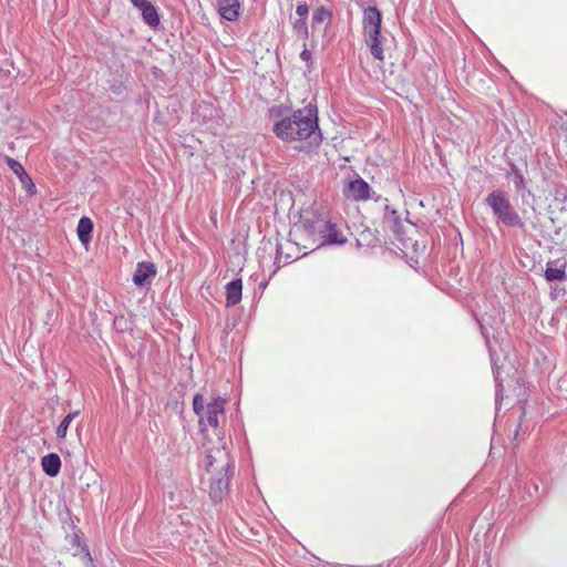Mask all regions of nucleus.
<instances>
[{"label": "nucleus", "mask_w": 567, "mask_h": 567, "mask_svg": "<svg viewBox=\"0 0 567 567\" xmlns=\"http://www.w3.org/2000/svg\"><path fill=\"white\" fill-rule=\"evenodd\" d=\"M287 111L288 107L282 105L269 110L275 136L285 143L307 142L310 146H319L323 137L319 127L317 104L309 103L285 115Z\"/></svg>", "instance_id": "nucleus-1"}, {"label": "nucleus", "mask_w": 567, "mask_h": 567, "mask_svg": "<svg viewBox=\"0 0 567 567\" xmlns=\"http://www.w3.org/2000/svg\"><path fill=\"white\" fill-rule=\"evenodd\" d=\"M218 434V445L216 447H206V471L210 474L208 493L213 503H220L228 494L229 484L234 475L235 464L223 443L220 433Z\"/></svg>", "instance_id": "nucleus-2"}, {"label": "nucleus", "mask_w": 567, "mask_h": 567, "mask_svg": "<svg viewBox=\"0 0 567 567\" xmlns=\"http://www.w3.org/2000/svg\"><path fill=\"white\" fill-rule=\"evenodd\" d=\"M225 404L224 398L217 396L209 402H206L202 393H196L193 398V410L198 416V427L203 435V449L216 447L218 445V434L223 437V443L226 446V441L223 431L220 430V422L225 421Z\"/></svg>", "instance_id": "nucleus-3"}, {"label": "nucleus", "mask_w": 567, "mask_h": 567, "mask_svg": "<svg viewBox=\"0 0 567 567\" xmlns=\"http://www.w3.org/2000/svg\"><path fill=\"white\" fill-rule=\"evenodd\" d=\"M382 13L375 7L371 6L363 10L362 31L364 42L368 45L372 56L375 60H384L385 38L381 33Z\"/></svg>", "instance_id": "nucleus-4"}, {"label": "nucleus", "mask_w": 567, "mask_h": 567, "mask_svg": "<svg viewBox=\"0 0 567 567\" xmlns=\"http://www.w3.org/2000/svg\"><path fill=\"white\" fill-rule=\"evenodd\" d=\"M485 203L499 223L508 227H517L520 229L525 227V223L515 210L507 194L503 189L491 192L486 196Z\"/></svg>", "instance_id": "nucleus-5"}, {"label": "nucleus", "mask_w": 567, "mask_h": 567, "mask_svg": "<svg viewBox=\"0 0 567 567\" xmlns=\"http://www.w3.org/2000/svg\"><path fill=\"white\" fill-rule=\"evenodd\" d=\"M296 227L301 229L309 239L319 241L322 231H327V219L316 210L305 209Z\"/></svg>", "instance_id": "nucleus-6"}, {"label": "nucleus", "mask_w": 567, "mask_h": 567, "mask_svg": "<svg viewBox=\"0 0 567 567\" xmlns=\"http://www.w3.org/2000/svg\"><path fill=\"white\" fill-rule=\"evenodd\" d=\"M156 275L157 269L154 262L140 261L137 262L135 271L133 272V282L136 287L143 288L146 285H150Z\"/></svg>", "instance_id": "nucleus-7"}, {"label": "nucleus", "mask_w": 567, "mask_h": 567, "mask_svg": "<svg viewBox=\"0 0 567 567\" xmlns=\"http://www.w3.org/2000/svg\"><path fill=\"white\" fill-rule=\"evenodd\" d=\"M370 185L361 177L348 183L344 196L353 200H367L370 198Z\"/></svg>", "instance_id": "nucleus-8"}, {"label": "nucleus", "mask_w": 567, "mask_h": 567, "mask_svg": "<svg viewBox=\"0 0 567 567\" xmlns=\"http://www.w3.org/2000/svg\"><path fill=\"white\" fill-rule=\"evenodd\" d=\"M6 163L9 166V168L18 176L27 193L31 195L34 194L35 185L25 172V169L23 168V166L18 161L11 157H7Z\"/></svg>", "instance_id": "nucleus-9"}, {"label": "nucleus", "mask_w": 567, "mask_h": 567, "mask_svg": "<svg viewBox=\"0 0 567 567\" xmlns=\"http://www.w3.org/2000/svg\"><path fill=\"white\" fill-rule=\"evenodd\" d=\"M347 238L342 235L336 224L327 220V231H322L319 238V245H343Z\"/></svg>", "instance_id": "nucleus-10"}, {"label": "nucleus", "mask_w": 567, "mask_h": 567, "mask_svg": "<svg viewBox=\"0 0 567 567\" xmlns=\"http://www.w3.org/2000/svg\"><path fill=\"white\" fill-rule=\"evenodd\" d=\"M217 8L221 18L236 21L239 17L240 2L239 0H218Z\"/></svg>", "instance_id": "nucleus-11"}, {"label": "nucleus", "mask_w": 567, "mask_h": 567, "mask_svg": "<svg viewBox=\"0 0 567 567\" xmlns=\"http://www.w3.org/2000/svg\"><path fill=\"white\" fill-rule=\"evenodd\" d=\"M226 289V306L234 307L238 305L243 296V281L241 279H234L228 282Z\"/></svg>", "instance_id": "nucleus-12"}, {"label": "nucleus", "mask_w": 567, "mask_h": 567, "mask_svg": "<svg viewBox=\"0 0 567 567\" xmlns=\"http://www.w3.org/2000/svg\"><path fill=\"white\" fill-rule=\"evenodd\" d=\"M142 13L143 21L150 27V28H157L159 24V16L157 12L156 7L150 2L148 0L144 3H141L140 7H137Z\"/></svg>", "instance_id": "nucleus-13"}, {"label": "nucleus", "mask_w": 567, "mask_h": 567, "mask_svg": "<svg viewBox=\"0 0 567 567\" xmlns=\"http://www.w3.org/2000/svg\"><path fill=\"white\" fill-rule=\"evenodd\" d=\"M383 220L388 227L396 235L401 236L403 224L396 209L385 206Z\"/></svg>", "instance_id": "nucleus-14"}, {"label": "nucleus", "mask_w": 567, "mask_h": 567, "mask_svg": "<svg viewBox=\"0 0 567 567\" xmlns=\"http://www.w3.org/2000/svg\"><path fill=\"white\" fill-rule=\"evenodd\" d=\"M41 465H42L43 472L47 475L54 477L60 473V470H61L60 456L55 453L47 454L42 457Z\"/></svg>", "instance_id": "nucleus-15"}, {"label": "nucleus", "mask_w": 567, "mask_h": 567, "mask_svg": "<svg viewBox=\"0 0 567 567\" xmlns=\"http://www.w3.org/2000/svg\"><path fill=\"white\" fill-rule=\"evenodd\" d=\"M92 231H93L92 220L85 216L81 217L78 223V227H76L79 240L82 244L86 245L92 238Z\"/></svg>", "instance_id": "nucleus-16"}, {"label": "nucleus", "mask_w": 567, "mask_h": 567, "mask_svg": "<svg viewBox=\"0 0 567 567\" xmlns=\"http://www.w3.org/2000/svg\"><path fill=\"white\" fill-rule=\"evenodd\" d=\"M545 278L547 281L566 280L567 276L565 271V266L557 268L554 266V262H548L545 269Z\"/></svg>", "instance_id": "nucleus-17"}, {"label": "nucleus", "mask_w": 567, "mask_h": 567, "mask_svg": "<svg viewBox=\"0 0 567 567\" xmlns=\"http://www.w3.org/2000/svg\"><path fill=\"white\" fill-rule=\"evenodd\" d=\"M80 414V411L76 410V411H73V412H70L68 413L63 420L61 421V423L58 425L56 427V431H55V434H56V437L60 439V440H63L65 439L66 436V433H68V429L71 424V422Z\"/></svg>", "instance_id": "nucleus-18"}, {"label": "nucleus", "mask_w": 567, "mask_h": 567, "mask_svg": "<svg viewBox=\"0 0 567 567\" xmlns=\"http://www.w3.org/2000/svg\"><path fill=\"white\" fill-rule=\"evenodd\" d=\"M378 241V237L369 228L362 230L357 238V245L360 247H373Z\"/></svg>", "instance_id": "nucleus-19"}, {"label": "nucleus", "mask_w": 567, "mask_h": 567, "mask_svg": "<svg viewBox=\"0 0 567 567\" xmlns=\"http://www.w3.org/2000/svg\"><path fill=\"white\" fill-rule=\"evenodd\" d=\"M293 33L302 40H307L309 37L308 27L306 19L299 18L292 23Z\"/></svg>", "instance_id": "nucleus-20"}, {"label": "nucleus", "mask_w": 567, "mask_h": 567, "mask_svg": "<svg viewBox=\"0 0 567 567\" xmlns=\"http://www.w3.org/2000/svg\"><path fill=\"white\" fill-rule=\"evenodd\" d=\"M331 17V12L324 8V7H319L315 10L313 14H312V25L315 27L316 24H320L327 20H329Z\"/></svg>", "instance_id": "nucleus-21"}, {"label": "nucleus", "mask_w": 567, "mask_h": 567, "mask_svg": "<svg viewBox=\"0 0 567 567\" xmlns=\"http://www.w3.org/2000/svg\"><path fill=\"white\" fill-rule=\"evenodd\" d=\"M73 557H80L84 567H95L93 558L86 545L81 546V554L74 553Z\"/></svg>", "instance_id": "nucleus-22"}, {"label": "nucleus", "mask_w": 567, "mask_h": 567, "mask_svg": "<svg viewBox=\"0 0 567 567\" xmlns=\"http://www.w3.org/2000/svg\"><path fill=\"white\" fill-rule=\"evenodd\" d=\"M512 172L514 173L513 184L515 188L517 190L525 188V178L520 171L515 165H512Z\"/></svg>", "instance_id": "nucleus-23"}, {"label": "nucleus", "mask_w": 567, "mask_h": 567, "mask_svg": "<svg viewBox=\"0 0 567 567\" xmlns=\"http://www.w3.org/2000/svg\"><path fill=\"white\" fill-rule=\"evenodd\" d=\"M296 13L301 18L306 19L309 13V6L306 1L299 2L296 7Z\"/></svg>", "instance_id": "nucleus-24"}, {"label": "nucleus", "mask_w": 567, "mask_h": 567, "mask_svg": "<svg viewBox=\"0 0 567 567\" xmlns=\"http://www.w3.org/2000/svg\"><path fill=\"white\" fill-rule=\"evenodd\" d=\"M300 59L307 63V66L310 69L311 63V52L307 49V45L305 44L303 50L300 53Z\"/></svg>", "instance_id": "nucleus-25"}, {"label": "nucleus", "mask_w": 567, "mask_h": 567, "mask_svg": "<svg viewBox=\"0 0 567 567\" xmlns=\"http://www.w3.org/2000/svg\"><path fill=\"white\" fill-rule=\"evenodd\" d=\"M114 324L120 331H125L127 329L126 319L123 316L116 317L114 319Z\"/></svg>", "instance_id": "nucleus-26"}, {"label": "nucleus", "mask_w": 567, "mask_h": 567, "mask_svg": "<svg viewBox=\"0 0 567 567\" xmlns=\"http://www.w3.org/2000/svg\"><path fill=\"white\" fill-rule=\"evenodd\" d=\"M494 378L497 382L496 384V403L498 402V398H499V393L502 392V384L499 382V371L498 370H494Z\"/></svg>", "instance_id": "nucleus-27"}, {"label": "nucleus", "mask_w": 567, "mask_h": 567, "mask_svg": "<svg viewBox=\"0 0 567 567\" xmlns=\"http://www.w3.org/2000/svg\"><path fill=\"white\" fill-rule=\"evenodd\" d=\"M71 544L78 547V550L75 553L81 554V546H83L84 544H81L80 536L78 534L72 535Z\"/></svg>", "instance_id": "nucleus-28"}, {"label": "nucleus", "mask_w": 567, "mask_h": 567, "mask_svg": "<svg viewBox=\"0 0 567 567\" xmlns=\"http://www.w3.org/2000/svg\"><path fill=\"white\" fill-rule=\"evenodd\" d=\"M281 245H277L276 247V262H280L281 261V255H282V251H281Z\"/></svg>", "instance_id": "nucleus-29"}, {"label": "nucleus", "mask_w": 567, "mask_h": 567, "mask_svg": "<svg viewBox=\"0 0 567 567\" xmlns=\"http://www.w3.org/2000/svg\"><path fill=\"white\" fill-rule=\"evenodd\" d=\"M147 0H131L132 4L137 8L141 6V3L146 2Z\"/></svg>", "instance_id": "nucleus-30"}, {"label": "nucleus", "mask_w": 567, "mask_h": 567, "mask_svg": "<svg viewBox=\"0 0 567 567\" xmlns=\"http://www.w3.org/2000/svg\"><path fill=\"white\" fill-rule=\"evenodd\" d=\"M292 260H293V258L289 254H287L286 257H285V264H289Z\"/></svg>", "instance_id": "nucleus-31"}, {"label": "nucleus", "mask_w": 567, "mask_h": 567, "mask_svg": "<svg viewBox=\"0 0 567 567\" xmlns=\"http://www.w3.org/2000/svg\"><path fill=\"white\" fill-rule=\"evenodd\" d=\"M565 114L567 115V111L565 112Z\"/></svg>", "instance_id": "nucleus-32"}]
</instances>
